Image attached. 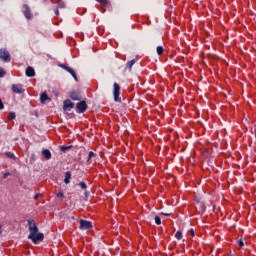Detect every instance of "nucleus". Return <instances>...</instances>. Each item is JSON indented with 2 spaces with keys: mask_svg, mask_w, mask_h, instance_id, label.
<instances>
[{
  "mask_svg": "<svg viewBox=\"0 0 256 256\" xmlns=\"http://www.w3.org/2000/svg\"><path fill=\"white\" fill-rule=\"evenodd\" d=\"M76 109L78 110V113H85L87 111V102L80 101L76 104Z\"/></svg>",
  "mask_w": 256,
  "mask_h": 256,
  "instance_id": "6",
  "label": "nucleus"
},
{
  "mask_svg": "<svg viewBox=\"0 0 256 256\" xmlns=\"http://www.w3.org/2000/svg\"><path fill=\"white\" fill-rule=\"evenodd\" d=\"M98 3H101V5H107V0H96Z\"/></svg>",
  "mask_w": 256,
  "mask_h": 256,
  "instance_id": "27",
  "label": "nucleus"
},
{
  "mask_svg": "<svg viewBox=\"0 0 256 256\" xmlns=\"http://www.w3.org/2000/svg\"><path fill=\"white\" fill-rule=\"evenodd\" d=\"M92 157H95V153L90 151L88 154V161H91Z\"/></svg>",
  "mask_w": 256,
  "mask_h": 256,
  "instance_id": "25",
  "label": "nucleus"
},
{
  "mask_svg": "<svg viewBox=\"0 0 256 256\" xmlns=\"http://www.w3.org/2000/svg\"><path fill=\"white\" fill-rule=\"evenodd\" d=\"M9 175H11V173L7 172V173L4 174L3 178L7 179V177H9Z\"/></svg>",
  "mask_w": 256,
  "mask_h": 256,
  "instance_id": "32",
  "label": "nucleus"
},
{
  "mask_svg": "<svg viewBox=\"0 0 256 256\" xmlns=\"http://www.w3.org/2000/svg\"><path fill=\"white\" fill-rule=\"evenodd\" d=\"M26 77H35V69L31 66L26 68Z\"/></svg>",
  "mask_w": 256,
  "mask_h": 256,
  "instance_id": "12",
  "label": "nucleus"
},
{
  "mask_svg": "<svg viewBox=\"0 0 256 256\" xmlns=\"http://www.w3.org/2000/svg\"><path fill=\"white\" fill-rule=\"evenodd\" d=\"M155 223L156 225H161V217L155 216Z\"/></svg>",
  "mask_w": 256,
  "mask_h": 256,
  "instance_id": "19",
  "label": "nucleus"
},
{
  "mask_svg": "<svg viewBox=\"0 0 256 256\" xmlns=\"http://www.w3.org/2000/svg\"><path fill=\"white\" fill-rule=\"evenodd\" d=\"M24 15L26 17V19H33V14H31V8H29V6L27 4H24Z\"/></svg>",
  "mask_w": 256,
  "mask_h": 256,
  "instance_id": "9",
  "label": "nucleus"
},
{
  "mask_svg": "<svg viewBox=\"0 0 256 256\" xmlns=\"http://www.w3.org/2000/svg\"><path fill=\"white\" fill-rule=\"evenodd\" d=\"M161 215H165L166 217H169L171 215V212H162Z\"/></svg>",
  "mask_w": 256,
  "mask_h": 256,
  "instance_id": "29",
  "label": "nucleus"
},
{
  "mask_svg": "<svg viewBox=\"0 0 256 256\" xmlns=\"http://www.w3.org/2000/svg\"><path fill=\"white\" fill-rule=\"evenodd\" d=\"M28 239H31L34 243H39V241H43V239H45V235L41 232H30Z\"/></svg>",
  "mask_w": 256,
  "mask_h": 256,
  "instance_id": "1",
  "label": "nucleus"
},
{
  "mask_svg": "<svg viewBox=\"0 0 256 256\" xmlns=\"http://www.w3.org/2000/svg\"><path fill=\"white\" fill-rule=\"evenodd\" d=\"M120 93H121V87L119 86V84L114 83V90H113L114 101L121 102V97H119Z\"/></svg>",
  "mask_w": 256,
  "mask_h": 256,
  "instance_id": "4",
  "label": "nucleus"
},
{
  "mask_svg": "<svg viewBox=\"0 0 256 256\" xmlns=\"http://www.w3.org/2000/svg\"><path fill=\"white\" fill-rule=\"evenodd\" d=\"M188 234L191 235L192 237H195V230H193V228H191V229L188 231Z\"/></svg>",
  "mask_w": 256,
  "mask_h": 256,
  "instance_id": "26",
  "label": "nucleus"
},
{
  "mask_svg": "<svg viewBox=\"0 0 256 256\" xmlns=\"http://www.w3.org/2000/svg\"><path fill=\"white\" fill-rule=\"evenodd\" d=\"M42 155H44L45 159L47 160L51 159V151H49V149H44L42 151Z\"/></svg>",
  "mask_w": 256,
  "mask_h": 256,
  "instance_id": "14",
  "label": "nucleus"
},
{
  "mask_svg": "<svg viewBox=\"0 0 256 256\" xmlns=\"http://www.w3.org/2000/svg\"><path fill=\"white\" fill-rule=\"evenodd\" d=\"M0 109H5V105L3 104V101L0 99Z\"/></svg>",
  "mask_w": 256,
  "mask_h": 256,
  "instance_id": "30",
  "label": "nucleus"
},
{
  "mask_svg": "<svg viewBox=\"0 0 256 256\" xmlns=\"http://www.w3.org/2000/svg\"><path fill=\"white\" fill-rule=\"evenodd\" d=\"M2 77H5V70L0 68V79H2Z\"/></svg>",
  "mask_w": 256,
  "mask_h": 256,
  "instance_id": "24",
  "label": "nucleus"
},
{
  "mask_svg": "<svg viewBox=\"0 0 256 256\" xmlns=\"http://www.w3.org/2000/svg\"><path fill=\"white\" fill-rule=\"evenodd\" d=\"M73 107H75V104L71 102V100L67 99L64 101V106H63L64 111H67V109H73Z\"/></svg>",
  "mask_w": 256,
  "mask_h": 256,
  "instance_id": "10",
  "label": "nucleus"
},
{
  "mask_svg": "<svg viewBox=\"0 0 256 256\" xmlns=\"http://www.w3.org/2000/svg\"><path fill=\"white\" fill-rule=\"evenodd\" d=\"M79 223H80V229L82 230L93 229V223H91V221L81 219Z\"/></svg>",
  "mask_w": 256,
  "mask_h": 256,
  "instance_id": "5",
  "label": "nucleus"
},
{
  "mask_svg": "<svg viewBox=\"0 0 256 256\" xmlns=\"http://www.w3.org/2000/svg\"><path fill=\"white\" fill-rule=\"evenodd\" d=\"M58 67H61V69H64L65 71L70 73V75H72V77L75 81H79V79L77 78V74L75 73V70H73L71 67H69L65 64H59Z\"/></svg>",
  "mask_w": 256,
  "mask_h": 256,
  "instance_id": "3",
  "label": "nucleus"
},
{
  "mask_svg": "<svg viewBox=\"0 0 256 256\" xmlns=\"http://www.w3.org/2000/svg\"><path fill=\"white\" fill-rule=\"evenodd\" d=\"M28 225L29 231H31V233H39V228L35 224V220H28Z\"/></svg>",
  "mask_w": 256,
  "mask_h": 256,
  "instance_id": "8",
  "label": "nucleus"
},
{
  "mask_svg": "<svg viewBox=\"0 0 256 256\" xmlns=\"http://www.w3.org/2000/svg\"><path fill=\"white\" fill-rule=\"evenodd\" d=\"M64 183H66V185H69V183H71V172L65 173Z\"/></svg>",
  "mask_w": 256,
  "mask_h": 256,
  "instance_id": "15",
  "label": "nucleus"
},
{
  "mask_svg": "<svg viewBox=\"0 0 256 256\" xmlns=\"http://www.w3.org/2000/svg\"><path fill=\"white\" fill-rule=\"evenodd\" d=\"M238 245H239L240 247H244L245 243L243 242V239H240V240L238 241Z\"/></svg>",
  "mask_w": 256,
  "mask_h": 256,
  "instance_id": "28",
  "label": "nucleus"
},
{
  "mask_svg": "<svg viewBox=\"0 0 256 256\" xmlns=\"http://www.w3.org/2000/svg\"><path fill=\"white\" fill-rule=\"evenodd\" d=\"M156 51H157V54L158 55H163V48H162V46H158L157 48H156Z\"/></svg>",
  "mask_w": 256,
  "mask_h": 256,
  "instance_id": "18",
  "label": "nucleus"
},
{
  "mask_svg": "<svg viewBox=\"0 0 256 256\" xmlns=\"http://www.w3.org/2000/svg\"><path fill=\"white\" fill-rule=\"evenodd\" d=\"M55 15H59V9L55 10Z\"/></svg>",
  "mask_w": 256,
  "mask_h": 256,
  "instance_id": "36",
  "label": "nucleus"
},
{
  "mask_svg": "<svg viewBox=\"0 0 256 256\" xmlns=\"http://www.w3.org/2000/svg\"><path fill=\"white\" fill-rule=\"evenodd\" d=\"M70 99L73 101H81V95L77 91H73L70 94Z\"/></svg>",
  "mask_w": 256,
  "mask_h": 256,
  "instance_id": "11",
  "label": "nucleus"
},
{
  "mask_svg": "<svg viewBox=\"0 0 256 256\" xmlns=\"http://www.w3.org/2000/svg\"><path fill=\"white\" fill-rule=\"evenodd\" d=\"M59 7L64 8L65 4L63 2H58Z\"/></svg>",
  "mask_w": 256,
  "mask_h": 256,
  "instance_id": "31",
  "label": "nucleus"
},
{
  "mask_svg": "<svg viewBox=\"0 0 256 256\" xmlns=\"http://www.w3.org/2000/svg\"><path fill=\"white\" fill-rule=\"evenodd\" d=\"M15 117H16L15 112H10V113H9V119H10V120L15 119Z\"/></svg>",
  "mask_w": 256,
  "mask_h": 256,
  "instance_id": "22",
  "label": "nucleus"
},
{
  "mask_svg": "<svg viewBox=\"0 0 256 256\" xmlns=\"http://www.w3.org/2000/svg\"><path fill=\"white\" fill-rule=\"evenodd\" d=\"M56 195H57V197H64L63 192H59V193H57Z\"/></svg>",
  "mask_w": 256,
  "mask_h": 256,
  "instance_id": "33",
  "label": "nucleus"
},
{
  "mask_svg": "<svg viewBox=\"0 0 256 256\" xmlns=\"http://www.w3.org/2000/svg\"><path fill=\"white\" fill-rule=\"evenodd\" d=\"M84 195H85V197L87 199L89 197V192H85Z\"/></svg>",
  "mask_w": 256,
  "mask_h": 256,
  "instance_id": "35",
  "label": "nucleus"
},
{
  "mask_svg": "<svg viewBox=\"0 0 256 256\" xmlns=\"http://www.w3.org/2000/svg\"><path fill=\"white\" fill-rule=\"evenodd\" d=\"M175 237L178 239V241H181V239H183V233L181 231H177Z\"/></svg>",
  "mask_w": 256,
  "mask_h": 256,
  "instance_id": "17",
  "label": "nucleus"
},
{
  "mask_svg": "<svg viewBox=\"0 0 256 256\" xmlns=\"http://www.w3.org/2000/svg\"><path fill=\"white\" fill-rule=\"evenodd\" d=\"M0 59L4 63H11V54L5 48H0Z\"/></svg>",
  "mask_w": 256,
  "mask_h": 256,
  "instance_id": "2",
  "label": "nucleus"
},
{
  "mask_svg": "<svg viewBox=\"0 0 256 256\" xmlns=\"http://www.w3.org/2000/svg\"><path fill=\"white\" fill-rule=\"evenodd\" d=\"M55 95H56V97H58V96H59V93H55Z\"/></svg>",
  "mask_w": 256,
  "mask_h": 256,
  "instance_id": "37",
  "label": "nucleus"
},
{
  "mask_svg": "<svg viewBox=\"0 0 256 256\" xmlns=\"http://www.w3.org/2000/svg\"><path fill=\"white\" fill-rule=\"evenodd\" d=\"M47 101H51V98H49V96H47V93L43 92L41 95H40V102L45 105V103Z\"/></svg>",
  "mask_w": 256,
  "mask_h": 256,
  "instance_id": "13",
  "label": "nucleus"
},
{
  "mask_svg": "<svg viewBox=\"0 0 256 256\" xmlns=\"http://www.w3.org/2000/svg\"><path fill=\"white\" fill-rule=\"evenodd\" d=\"M40 195L41 194H35L34 199L37 201V199H39Z\"/></svg>",
  "mask_w": 256,
  "mask_h": 256,
  "instance_id": "34",
  "label": "nucleus"
},
{
  "mask_svg": "<svg viewBox=\"0 0 256 256\" xmlns=\"http://www.w3.org/2000/svg\"><path fill=\"white\" fill-rule=\"evenodd\" d=\"M60 149L61 151H63V153H65V151H67L68 149H71V146H61Z\"/></svg>",
  "mask_w": 256,
  "mask_h": 256,
  "instance_id": "20",
  "label": "nucleus"
},
{
  "mask_svg": "<svg viewBox=\"0 0 256 256\" xmlns=\"http://www.w3.org/2000/svg\"><path fill=\"white\" fill-rule=\"evenodd\" d=\"M12 91L13 93H18L19 95H21V93H25V89H23V85L21 84H13Z\"/></svg>",
  "mask_w": 256,
  "mask_h": 256,
  "instance_id": "7",
  "label": "nucleus"
},
{
  "mask_svg": "<svg viewBox=\"0 0 256 256\" xmlns=\"http://www.w3.org/2000/svg\"><path fill=\"white\" fill-rule=\"evenodd\" d=\"M137 61L135 59L128 61L126 64V68L129 69V71H131V69L133 68V65H135Z\"/></svg>",
  "mask_w": 256,
  "mask_h": 256,
  "instance_id": "16",
  "label": "nucleus"
},
{
  "mask_svg": "<svg viewBox=\"0 0 256 256\" xmlns=\"http://www.w3.org/2000/svg\"><path fill=\"white\" fill-rule=\"evenodd\" d=\"M6 156H8L9 159H15V154H13L11 152H6Z\"/></svg>",
  "mask_w": 256,
  "mask_h": 256,
  "instance_id": "21",
  "label": "nucleus"
},
{
  "mask_svg": "<svg viewBox=\"0 0 256 256\" xmlns=\"http://www.w3.org/2000/svg\"><path fill=\"white\" fill-rule=\"evenodd\" d=\"M79 187H81V189H87V184H85V182H80Z\"/></svg>",
  "mask_w": 256,
  "mask_h": 256,
  "instance_id": "23",
  "label": "nucleus"
}]
</instances>
